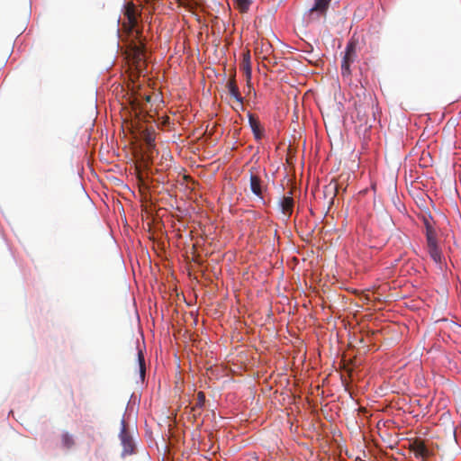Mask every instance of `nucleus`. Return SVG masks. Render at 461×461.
<instances>
[{
  "mask_svg": "<svg viewBox=\"0 0 461 461\" xmlns=\"http://www.w3.org/2000/svg\"><path fill=\"white\" fill-rule=\"evenodd\" d=\"M425 236L426 249L430 258L437 264L441 266L444 261V256L441 249L438 247L437 240V231L430 222L425 220Z\"/></svg>",
  "mask_w": 461,
  "mask_h": 461,
  "instance_id": "f257e3e1",
  "label": "nucleus"
},
{
  "mask_svg": "<svg viewBox=\"0 0 461 461\" xmlns=\"http://www.w3.org/2000/svg\"><path fill=\"white\" fill-rule=\"evenodd\" d=\"M357 57V43L354 41H349L341 60V76L343 79H351L350 66L355 62Z\"/></svg>",
  "mask_w": 461,
  "mask_h": 461,
  "instance_id": "f03ea898",
  "label": "nucleus"
},
{
  "mask_svg": "<svg viewBox=\"0 0 461 461\" xmlns=\"http://www.w3.org/2000/svg\"><path fill=\"white\" fill-rule=\"evenodd\" d=\"M124 17L126 21L122 23V28L129 33H136V37L140 33L138 30H135L138 24V15L135 6L128 4L125 7Z\"/></svg>",
  "mask_w": 461,
  "mask_h": 461,
  "instance_id": "7ed1b4c3",
  "label": "nucleus"
},
{
  "mask_svg": "<svg viewBox=\"0 0 461 461\" xmlns=\"http://www.w3.org/2000/svg\"><path fill=\"white\" fill-rule=\"evenodd\" d=\"M410 450L417 458H421L423 460L433 455V450L429 447L426 441L420 438H416L410 443Z\"/></svg>",
  "mask_w": 461,
  "mask_h": 461,
  "instance_id": "20e7f679",
  "label": "nucleus"
},
{
  "mask_svg": "<svg viewBox=\"0 0 461 461\" xmlns=\"http://www.w3.org/2000/svg\"><path fill=\"white\" fill-rule=\"evenodd\" d=\"M410 450L417 458H421L423 460L433 455V450L429 447L426 441L420 438H416L410 443Z\"/></svg>",
  "mask_w": 461,
  "mask_h": 461,
  "instance_id": "39448f33",
  "label": "nucleus"
},
{
  "mask_svg": "<svg viewBox=\"0 0 461 461\" xmlns=\"http://www.w3.org/2000/svg\"><path fill=\"white\" fill-rule=\"evenodd\" d=\"M121 424H122V429H121L119 437H120L122 445L123 447L122 455L123 456L131 455L133 453L134 443H133L131 436L130 435V433L127 429L125 420H122Z\"/></svg>",
  "mask_w": 461,
  "mask_h": 461,
  "instance_id": "423d86ee",
  "label": "nucleus"
},
{
  "mask_svg": "<svg viewBox=\"0 0 461 461\" xmlns=\"http://www.w3.org/2000/svg\"><path fill=\"white\" fill-rule=\"evenodd\" d=\"M250 189L251 192L258 197L263 199V194L267 186L263 183L260 176L250 171Z\"/></svg>",
  "mask_w": 461,
  "mask_h": 461,
  "instance_id": "0eeeda50",
  "label": "nucleus"
},
{
  "mask_svg": "<svg viewBox=\"0 0 461 461\" xmlns=\"http://www.w3.org/2000/svg\"><path fill=\"white\" fill-rule=\"evenodd\" d=\"M294 201L292 196V191L288 195H284L279 201V206L282 213L288 219L294 210Z\"/></svg>",
  "mask_w": 461,
  "mask_h": 461,
  "instance_id": "6e6552de",
  "label": "nucleus"
},
{
  "mask_svg": "<svg viewBox=\"0 0 461 461\" xmlns=\"http://www.w3.org/2000/svg\"><path fill=\"white\" fill-rule=\"evenodd\" d=\"M229 94L239 103L240 108L243 107V97L240 95L239 87L236 84L235 75L232 76L226 85Z\"/></svg>",
  "mask_w": 461,
  "mask_h": 461,
  "instance_id": "1a4fd4ad",
  "label": "nucleus"
},
{
  "mask_svg": "<svg viewBox=\"0 0 461 461\" xmlns=\"http://www.w3.org/2000/svg\"><path fill=\"white\" fill-rule=\"evenodd\" d=\"M249 123L257 140H260L264 136V129L260 122L252 113H249Z\"/></svg>",
  "mask_w": 461,
  "mask_h": 461,
  "instance_id": "9d476101",
  "label": "nucleus"
},
{
  "mask_svg": "<svg viewBox=\"0 0 461 461\" xmlns=\"http://www.w3.org/2000/svg\"><path fill=\"white\" fill-rule=\"evenodd\" d=\"M331 0H314L313 6L309 10L310 14L325 15Z\"/></svg>",
  "mask_w": 461,
  "mask_h": 461,
  "instance_id": "9b49d317",
  "label": "nucleus"
},
{
  "mask_svg": "<svg viewBox=\"0 0 461 461\" xmlns=\"http://www.w3.org/2000/svg\"><path fill=\"white\" fill-rule=\"evenodd\" d=\"M339 191V185L336 181L331 180L328 185H326L323 188V194L326 199L329 200L330 204L333 203V200L336 197Z\"/></svg>",
  "mask_w": 461,
  "mask_h": 461,
  "instance_id": "f8f14e48",
  "label": "nucleus"
},
{
  "mask_svg": "<svg viewBox=\"0 0 461 461\" xmlns=\"http://www.w3.org/2000/svg\"><path fill=\"white\" fill-rule=\"evenodd\" d=\"M141 138L147 145V150L151 152L155 148V131L152 128H146L140 133Z\"/></svg>",
  "mask_w": 461,
  "mask_h": 461,
  "instance_id": "ddd939ff",
  "label": "nucleus"
},
{
  "mask_svg": "<svg viewBox=\"0 0 461 461\" xmlns=\"http://www.w3.org/2000/svg\"><path fill=\"white\" fill-rule=\"evenodd\" d=\"M205 402V394L203 392H198L196 402L192 407L191 411L193 412V416L194 419H196L198 416L201 415V410L203 407Z\"/></svg>",
  "mask_w": 461,
  "mask_h": 461,
  "instance_id": "4468645a",
  "label": "nucleus"
},
{
  "mask_svg": "<svg viewBox=\"0 0 461 461\" xmlns=\"http://www.w3.org/2000/svg\"><path fill=\"white\" fill-rule=\"evenodd\" d=\"M131 48L132 50L133 58L137 60H141L144 56V45L140 41L138 43L132 42L131 44Z\"/></svg>",
  "mask_w": 461,
  "mask_h": 461,
  "instance_id": "2eb2a0df",
  "label": "nucleus"
},
{
  "mask_svg": "<svg viewBox=\"0 0 461 461\" xmlns=\"http://www.w3.org/2000/svg\"><path fill=\"white\" fill-rule=\"evenodd\" d=\"M241 69L245 72L247 79L249 80L251 77V66H250V54L248 51L243 55V60L241 63Z\"/></svg>",
  "mask_w": 461,
  "mask_h": 461,
  "instance_id": "dca6fc26",
  "label": "nucleus"
},
{
  "mask_svg": "<svg viewBox=\"0 0 461 461\" xmlns=\"http://www.w3.org/2000/svg\"><path fill=\"white\" fill-rule=\"evenodd\" d=\"M138 362H139V367H140V379L143 381L144 377H145L146 366H145L144 356L140 350L138 352Z\"/></svg>",
  "mask_w": 461,
  "mask_h": 461,
  "instance_id": "f3484780",
  "label": "nucleus"
},
{
  "mask_svg": "<svg viewBox=\"0 0 461 461\" xmlns=\"http://www.w3.org/2000/svg\"><path fill=\"white\" fill-rule=\"evenodd\" d=\"M251 0H236L235 5L236 8L240 10L241 13H246L249 9L251 5Z\"/></svg>",
  "mask_w": 461,
  "mask_h": 461,
  "instance_id": "a211bd4d",
  "label": "nucleus"
},
{
  "mask_svg": "<svg viewBox=\"0 0 461 461\" xmlns=\"http://www.w3.org/2000/svg\"><path fill=\"white\" fill-rule=\"evenodd\" d=\"M74 443L75 442L71 435L67 432L62 435V444L65 447L70 448L74 446Z\"/></svg>",
  "mask_w": 461,
  "mask_h": 461,
  "instance_id": "6ab92c4d",
  "label": "nucleus"
}]
</instances>
